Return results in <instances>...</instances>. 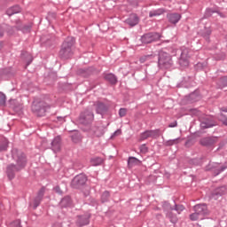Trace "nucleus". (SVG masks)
<instances>
[{
  "label": "nucleus",
  "mask_w": 227,
  "mask_h": 227,
  "mask_svg": "<svg viewBox=\"0 0 227 227\" xmlns=\"http://www.w3.org/2000/svg\"><path fill=\"white\" fill-rule=\"evenodd\" d=\"M12 155L13 160H16V165L11 164L7 167V176L9 180H13V178H15V173L20 171V169H24L26 164H27L26 154L18 149H12Z\"/></svg>",
  "instance_id": "1"
},
{
  "label": "nucleus",
  "mask_w": 227,
  "mask_h": 227,
  "mask_svg": "<svg viewBox=\"0 0 227 227\" xmlns=\"http://www.w3.org/2000/svg\"><path fill=\"white\" fill-rule=\"evenodd\" d=\"M75 43V38L67 37L62 44V48L59 51L60 58L68 59L72 56V46Z\"/></svg>",
  "instance_id": "2"
},
{
  "label": "nucleus",
  "mask_w": 227,
  "mask_h": 227,
  "mask_svg": "<svg viewBox=\"0 0 227 227\" xmlns=\"http://www.w3.org/2000/svg\"><path fill=\"white\" fill-rule=\"evenodd\" d=\"M158 67L165 70L171 68L173 67V59L171 58V55L166 51H160L159 52Z\"/></svg>",
  "instance_id": "3"
},
{
  "label": "nucleus",
  "mask_w": 227,
  "mask_h": 227,
  "mask_svg": "<svg viewBox=\"0 0 227 227\" xmlns=\"http://www.w3.org/2000/svg\"><path fill=\"white\" fill-rule=\"evenodd\" d=\"M51 109V106L47 103L41 101L39 103L34 102L32 105V111L36 114V116H45L47 111Z\"/></svg>",
  "instance_id": "4"
},
{
  "label": "nucleus",
  "mask_w": 227,
  "mask_h": 227,
  "mask_svg": "<svg viewBox=\"0 0 227 227\" xmlns=\"http://www.w3.org/2000/svg\"><path fill=\"white\" fill-rule=\"evenodd\" d=\"M179 52H181L178 59L180 67H189V59H191L192 51L189 48L182 47Z\"/></svg>",
  "instance_id": "5"
},
{
  "label": "nucleus",
  "mask_w": 227,
  "mask_h": 227,
  "mask_svg": "<svg viewBox=\"0 0 227 227\" xmlns=\"http://www.w3.org/2000/svg\"><path fill=\"white\" fill-rule=\"evenodd\" d=\"M86 182H88L86 175L79 174L73 178L71 187H73V189H81L83 185H86Z\"/></svg>",
  "instance_id": "6"
},
{
  "label": "nucleus",
  "mask_w": 227,
  "mask_h": 227,
  "mask_svg": "<svg viewBox=\"0 0 227 227\" xmlns=\"http://www.w3.org/2000/svg\"><path fill=\"white\" fill-rule=\"evenodd\" d=\"M95 120V115L92 111L85 110L83 113L80 114L79 123L82 125H90L91 121Z\"/></svg>",
  "instance_id": "7"
},
{
  "label": "nucleus",
  "mask_w": 227,
  "mask_h": 227,
  "mask_svg": "<svg viewBox=\"0 0 227 227\" xmlns=\"http://www.w3.org/2000/svg\"><path fill=\"white\" fill-rule=\"evenodd\" d=\"M160 38V35L156 32H151L144 35L141 37L142 43H152V42H156Z\"/></svg>",
  "instance_id": "8"
},
{
  "label": "nucleus",
  "mask_w": 227,
  "mask_h": 227,
  "mask_svg": "<svg viewBox=\"0 0 227 227\" xmlns=\"http://www.w3.org/2000/svg\"><path fill=\"white\" fill-rule=\"evenodd\" d=\"M164 210H169L168 212H167V217H168V219H170V223H176L177 218L176 215H173V207H171V205L169 204V202H164L162 205Z\"/></svg>",
  "instance_id": "9"
},
{
  "label": "nucleus",
  "mask_w": 227,
  "mask_h": 227,
  "mask_svg": "<svg viewBox=\"0 0 227 227\" xmlns=\"http://www.w3.org/2000/svg\"><path fill=\"white\" fill-rule=\"evenodd\" d=\"M194 212H197L203 219H205V215L208 214V208L205 204H198L194 206Z\"/></svg>",
  "instance_id": "10"
},
{
  "label": "nucleus",
  "mask_w": 227,
  "mask_h": 227,
  "mask_svg": "<svg viewBox=\"0 0 227 227\" xmlns=\"http://www.w3.org/2000/svg\"><path fill=\"white\" fill-rule=\"evenodd\" d=\"M167 19L170 24L176 25L178 22H180V20L182 19V15L178 12H172L168 13L167 15Z\"/></svg>",
  "instance_id": "11"
},
{
  "label": "nucleus",
  "mask_w": 227,
  "mask_h": 227,
  "mask_svg": "<svg viewBox=\"0 0 227 227\" xmlns=\"http://www.w3.org/2000/svg\"><path fill=\"white\" fill-rule=\"evenodd\" d=\"M94 106L96 107V113L98 114H106V113H107V110L109 109V106H107V105L99 101L96 102Z\"/></svg>",
  "instance_id": "12"
},
{
  "label": "nucleus",
  "mask_w": 227,
  "mask_h": 227,
  "mask_svg": "<svg viewBox=\"0 0 227 227\" xmlns=\"http://www.w3.org/2000/svg\"><path fill=\"white\" fill-rule=\"evenodd\" d=\"M51 150L58 153L61 150V137H56L51 142Z\"/></svg>",
  "instance_id": "13"
},
{
  "label": "nucleus",
  "mask_w": 227,
  "mask_h": 227,
  "mask_svg": "<svg viewBox=\"0 0 227 227\" xmlns=\"http://www.w3.org/2000/svg\"><path fill=\"white\" fill-rule=\"evenodd\" d=\"M200 143L202 146H212V145H215V143H217V137H204L200 139Z\"/></svg>",
  "instance_id": "14"
},
{
  "label": "nucleus",
  "mask_w": 227,
  "mask_h": 227,
  "mask_svg": "<svg viewBox=\"0 0 227 227\" xmlns=\"http://www.w3.org/2000/svg\"><path fill=\"white\" fill-rule=\"evenodd\" d=\"M76 224H78L80 227L86 226V224H90V214L79 215L76 221Z\"/></svg>",
  "instance_id": "15"
},
{
  "label": "nucleus",
  "mask_w": 227,
  "mask_h": 227,
  "mask_svg": "<svg viewBox=\"0 0 227 227\" xmlns=\"http://www.w3.org/2000/svg\"><path fill=\"white\" fill-rule=\"evenodd\" d=\"M44 192H45V188H42L39 191L38 195L34 200V208H38V207L40 206V203L42 202V200L43 198Z\"/></svg>",
  "instance_id": "16"
},
{
  "label": "nucleus",
  "mask_w": 227,
  "mask_h": 227,
  "mask_svg": "<svg viewBox=\"0 0 227 227\" xmlns=\"http://www.w3.org/2000/svg\"><path fill=\"white\" fill-rule=\"evenodd\" d=\"M142 163L143 161L133 156H130L128 159V168H135V166H141Z\"/></svg>",
  "instance_id": "17"
},
{
  "label": "nucleus",
  "mask_w": 227,
  "mask_h": 227,
  "mask_svg": "<svg viewBox=\"0 0 227 227\" xmlns=\"http://www.w3.org/2000/svg\"><path fill=\"white\" fill-rule=\"evenodd\" d=\"M126 24L134 27V26H137L139 24V18L137 15H131L126 20Z\"/></svg>",
  "instance_id": "18"
},
{
  "label": "nucleus",
  "mask_w": 227,
  "mask_h": 227,
  "mask_svg": "<svg viewBox=\"0 0 227 227\" xmlns=\"http://www.w3.org/2000/svg\"><path fill=\"white\" fill-rule=\"evenodd\" d=\"M10 107L13 109L14 111H21L22 110V104L19 103L17 99H11L9 101Z\"/></svg>",
  "instance_id": "19"
},
{
  "label": "nucleus",
  "mask_w": 227,
  "mask_h": 227,
  "mask_svg": "<svg viewBox=\"0 0 227 227\" xmlns=\"http://www.w3.org/2000/svg\"><path fill=\"white\" fill-rule=\"evenodd\" d=\"M15 13H20V6L19 5H14L12 7H10L9 9H7L6 11V14L9 17H12V15H15Z\"/></svg>",
  "instance_id": "20"
},
{
  "label": "nucleus",
  "mask_w": 227,
  "mask_h": 227,
  "mask_svg": "<svg viewBox=\"0 0 227 227\" xmlns=\"http://www.w3.org/2000/svg\"><path fill=\"white\" fill-rule=\"evenodd\" d=\"M155 54L144 55L139 59L140 63H146V61H153L155 59Z\"/></svg>",
  "instance_id": "21"
},
{
  "label": "nucleus",
  "mask_w": 227,
  "mask_h": 227,
  "mask_svg": "<svg viewBox=\"0 0 227 227\" xmlns=\"http://www.w3.org/2000/svg\"><path fill=\"white\" fill-rule=\"evenodd\" d=\"M165 10L162 8L160 9H156V10H153L149 12V17H159L160 15H162L163 13H165Z\"/></svg>",
  "instance_id": "22"
},
{
  "label": "nucleus",
  "mask_w": 227,
  "mask_h": 227,
  "mask_svg": "<svg viewBox=\"0 0 227 227\" xmlns=\"http://www.w3.org/2000/svg\"><path fill=\"white\" fill-rule=\"evenodd\" d=\"M215 125V123H214V121H210V120H206L200 122V127L202 129H212V127H214Z\"/></svg>",
  "instance_id": "23"
},
{
  "label": "nucleus",
  "mask_w": 227,
  "mask_h": 227,
  "mask_svg": "<svg viewBox=\"0 0 227 227\" xmlns=\"http://www.w3.org/2000/svg\"><path fill=\"white\" fill-rule=\"evenodd\" d=\"M185 99H186L189 103L198 102V100H200V96L196 95V92H192V93H191L189 96H187V97L185 98Z\"/></svg>",
  "instance_id": "24"
},
{
  "label": "nucleus",
  "mask_w": 227,
  "mask_h": 227,
  "mask_svg": "<svg viewBox=\"0 0 227 227\" xmlns=\"http://www.w3.org/2000/svg\"><path fill=\"white\" fill-rule=\"evenodd\" d=\"M106 81H108V82H111V84H116L117 79L116 76L114 74H107L105 75Z\"/></svg>",
  "instance_id": "25"
},
{
  "label": "nucleus",
  "mask_w": 227,
  "mask_h": 227,
  "mask_svg": "<svg viewBox=\"0 0 227 227\" xmlns=\"http://www.w3.org/2000/svg\"><path fill=\"white\" fill-rule=\"evenodd\" d=\"M216 84L218 88H221V89L225 88V86H227V76L221 77L217 81Z\"/></svg>",
  "instance_id": "26"
},
{
  "label": "nucleus",
  "mask_w": 227,
  "mask_h": 227,
  "mask_svg": "<svg viewBox=\"0 0 227 227\" xmlns=\"http://www.w3.org/2000/svg\"><path fill=\"white\" fill-rule=\"evenodd\" d=\"M227 169V161L224 162L223 166L222 167H216V168L214 171V175L215 176H217V175H221V173H223V171Z\"/></svg>",
  "instance_id": "27"
},
{
  "label": "nucleus",
  "mask_w": 227,
  "mask_h": 227,
  "mask_svg": "<svg viewBox=\"0 0 227 227\" xmlns=\"http://www.w3.org/2000/svg\"><path fill=\"white\" fill-rule=\"evenodd\" d=\"M6 150H8V139L4 137L0 143V152H6Z\"/></svg>",
  "instance_id": "28"
},
{
  "label": "nucleus",
  "mask_w": 227,
  "mask_h": 227,
  "mask_svg": "<svg viewBox=\"0 0 227 227\" xmlns=\"http://www.w3.org/2000/svg\"><path fill=\"white\" fill-rule=\"evenodd\" d=\"M214 13H217V10L212 9V8H207L204 13V19L210 18V16L214 15Z\"/></svg>",
  "instance_id": "29"
},
{
  "label": "nucleus",
  "mask_w": 227,
  "mask_h": 227,
  "mask_svg": "<svg viewBox=\"0 0 227 227\" xmlns=\"http://www.w3.org/2000/svg\"><path fill=\"white\" fill-rule=\"evenodd\" d=\"M214 194L215 196H223V194H226V186H221L219 188H216Z\"/></svg>",
  "instance_id": "30"
},
{
  "label": "nucleus",
  "mask_w": 227,
  "mask_h": 227,
  "mask_svg": "<svg viewBox=\"0 0 227 227\" xmlns=\"http://www.w3.org/2000/svg\"><path fill=\"white\" fill-rule=\"evenodd\" d=\"M191 221H203V216H200L197 211H194L193 214L190 215Z\"/></svg>",
  "instance_id": "31"
},
{
  "label": "nucleus",
  "mask_w": 227,
  "mask_h": 227,
  "mask_svg": "<svg viewBox=\"0 0 227 227\" xmlns=\"http://www.w3.org/2000/svg\"><path fill=\"white\" fill-rule=\"evenodd\" d=\"M109 198H111V193L109 192L105 191L101 195V201L102 203H106L109 201Z\"/></svg>",
  "instance_id": "32"
},
{
  "label": "nucleus",
  "mask_w": 227,
  "mask_h": 227,
  "mask_svg": "<svg viewBox=\"0 0 227 227\" xmlns=\"http://www.w3.org/2000/svg\"><path fill=\"white\" fill-rule=\"evenodd\" d=\"M70 203H72V200L70 199V197H65L64 199H62V200L60 201V205L61 207H69Z\"/></svg>",
  "instance_id": "33"
},
{
  "label": "nucleus",
  "mask_w": 227,
  "mask_h": 227,
  "mask_svg": "<svg viewBox=\"0 0 227 227\" xmlns=\"http://www.w3.org/2000/svg\"><path fill=\"white\" fill-rule=\"evenodd\" d=\"M90 162L93 166H100V164H102L103 160L102 158L100 157H96V158H92L90 160Z\"/></svg>",
  "instance_id": "34"
},
{
  "label": "nucleus",
  "mask_w": 227,
  "mask_h": 227,
  "mask_svg": "<svg viewBox=\"0 0 227 227\" xmlns=\"http://www.w3.org/2000/svg\"><path fill=\"white\" fill-rule=\"evenodd\" d=\"M151 137L156 139L160 136V129H151L150 130Z\"/></svg>",
  "instance_id": "35"
},
{
  "label": "nucleus",
  "mask_w": 227,
  "mask_h": 227,
  "mask_svg": "<svg viewBox=\"0 0 227 227\" xmlns=\"http://www.w3.org/2000/svg\"><path fill=\"white\" fill-rule=\"evenodd\" d=\"M173 210L177 212V214H182V212H184V210H185V207H184V205L176 204L175 207H173Z\"/></svg>",
  "instance_id": "36"
},
{
  "label": "nucleus",
  "mask_w": 227,
  "mask_h": 227,
  "mask_svg": "<svg viewBox=\"0 0 227 227\" xmlns=\"http://www.w3.org/2000/svg\"><path fill=\"white\" fill-rule=\"evenodd\" d=\"M26 56H27L28 58V61L27 65H31V63L33 62V57H31V54H29L28 52L23 51L21 53V58H26Z\"/></svg>",
  "instance_id": "37"
},
{
  "label": "nucleus",
  "mask_w": 227,
  "mask_h": 227,
  "mask_svg": "<svg viewBox=\"0 0 227 227\" xmlns=\"http://www.w3.org/2000/svg\"><path fill=\"white\" fill-rule=\"evenodd\" d=\"M218 120L222 121L223 125L227 126V117L226 115H224V114H220V115L218 116Z\"/></svg>",
  "instance_id": "38"
},
{
  "label": "nucleus",
  "mask_w": 227,
  "mask_h": 227,
  "mask_svg": "<svg viewBox=\"0 0 227 227\" xmlns=\"http://www.w3.org/2000/svg\"><path fill=\"white\" fill-rule=\"evenodd\" d=\"M148 137H151V133L150 130H146L144 133L141 134L140 138L142 139V141H145V139H148Z\"/></svg>",
  "instance_id": "39"
},
{
  "label": "nucleus",
  "mask_w": 227,
  "mask_h": 227,
  "mask_svg": "<svg viewBox=\"0 0 227 227\" xmlns=\"http://www.w3.org/2000/svg\"><path fill=\"white\" fill-rule=\"evenodd\" d=\"M6 104V95L3 92H0V106H5Z\"/></svg>",
  "instance_id": "40"
},
{
  "label": "nucleus",
  "mask_w": 227,
  "mask_h": 227,
  "mask_svg": "<svg viewBox=\"0 0 227 227\" xmlns=\"http://www.w3.org/2000/svg\"><path fill=\"white\" fill-rule=\"evenodd\" d=\"M139 150L141 153H148V147L146 146V145H141L139 146Z\"/></svg>",
  "instance_id": "41"
},
{
  "label": "nucleus",
  "mask_w": 227,
  "mask_h": 227,
  "mask_svg": "<svg viewBox=\"0 0 227 227\" xmlns=\"http://www.w3.org/2000/svg\"><path fill=\"white\" fill-rule=\"evenodd\" d=\"M9 227H22V225H20V220H16L11 223Z\"/></svg>",
  "instance_id": "42"
},
{
  "label": "nucleus",
  "mask_w": 227,
  "mask_h": 227,
  "mask_svg": "<svg viewBox=\"0 0 227 227\" xmlns=\"http://www.w3.org/2000/svg\"><path fill=\"white\" fill-rule=\"evenodd\" d=\"M178 139L180 138H175V139L167 141L168 146H173V145H176V143H178Z\"/></svg>",
  "instance_id": "43"
},
{
  "label": "nucleus",
  "mask_w": 227,
  "mask_h": 227,
  "mask_svg": "<svg viewBox=\"0 0 227 227\" xmlns=\"http://www.w3.org/2000/svg\"><path fill=\"white\" fill-rule=\"evenodd\" d=\"M127 114V108H121L119 110V116H121V118H123V116H125Z\"/></svg>",
  "instance_id": "44"
},
{
  "label": "nucleus",
  "mask_w": 227,
  "mask_h": 227,
  "mask_svg": "<svg viewBox=\"0 0 227 227\" xmlns=\"http://www.w3.org/2000/svg\"><path fill=\"white\" fill-rule=\"evenodd\" d=\"M47 19H56V14L54 12H49Z\"/></svg>",
  "instance_id": "45"
},
{
  "label": "nucleus",
  "mask_w": 227,
  "mask_h": 227,
  "mask_svg": "<svg viewBox=\"0 0 227 227\" xmlns=\"http://www.w3.org/2000/svg\"><path fill=\"white\" fill-rule=\"evenodd\" d=\"M177 125H178V122H176V121H175L174 122H171V123L168 125V127H169L170 129H173V128L176 127Z\"/></svg>",
  "instance_id": "46"
},
{
  "label": "nucleus",
  "mask_w": 227,
  "mask_h": 227,
  "mask_svg": "<svg viewBox=\"0 0 227 227\" xmlns=\"http://www.w3.org/2000/svg\"><path fill=\"white\" fill-rule=\"evenodd\" d=\"M120 134H121V130L117 129V130L112 135V137H114V136H120Z\"/></svg>",
  "instance_id": "47"
},
{
  "label": "nucleus",
  "mask_w": 227,
  "mask_h": 227,
  "mask_svg": "<svg viewBox=\"0 0 227 227\" xmlns=\"http://www.w3.org/2000/svg\"><path fill=\"white\" fill-rule=\"evenodd\" d=\"M55 191L56 192H59V194H61V189L59 188V186H56Z\"/></svg>",
  "instance_id": "48"
},
{
  "label": "nucleus",
  "mask_w": 227,
  "mask_h": 227,
  "mask_svg": "<svg viewBox=\"0 0 227 227\" xmlns=\"http://www.w3.org/2000/svg\"><path fill=\"white\" fill-rule=\"evenodd\" d=\"M3 35H4V32L3 31V27L0 26V38L3 37Z\"/></svg>",
  "instance_id": "49"
},
{
  "label": "nucleus",
  "mask_w": 227,
  "mask_h": 227,
  "mask_svg": "<svg viewBox=\"0 0 227 227\" xmlns=\"http://www.w3.org/2000/svg\"><path fill=\"white\" fill-rule=\"evenodd\" d=\"M210 33H211L210 31H207V35H205V37H206L207 40H208V36H210Z\"/></svg>",
  "instance_id": "50"
},
{
  "label": "nucleus",
  "mask_w": 227,
  "mask_h": 227,
  "mask_svg": "<svg viewBox=\"0 0 227 227\" xmlns=\"http://www.w3.org/2000/svg\"><path fill=\"white\" fill-rule=\"evenodd\" d=\"M221 112H222V113H227V107H225V108H221Z\"/></svg>",
  "instance_id": "51"
},
{
  "label": "nucleus",
  "mask_w": 227,
  "mask_h": 227,
  "mask_svg": "<svg viewBox=\"0 0 227 227\" xmlns=\"http://www.w3.org/2000/svg\"><path fill=\"white\" fill-rule=\"evenodd\" d=\"M216 13L219 14L220 17H223V13H221V12H217V11H216Z\"/></svg>",
  "instance_id": "52"
},
{
  "label": "nucleus",
  "mask_w": 227,
  "mask_h": 227,
  "mask_svg": "<svg viewBox=\"0 0 227 227\" xmlns=\"http://www.w3.org/2000/svg\"><path fill=\"white\" fill-rule=\"evenodd\" d=\"M202 65H203V64L199 63V64H197V67H202Z\"/></svg>",
  "instance_id": "53"
},
{
  "label": "nucleus",
  "mask_w": 227,
  "mask_h": 227,
  "mask_svg": "<svg viewBox=\"0 0 227 227\" xmlns=\"http://www.w3.org/2000/svg\"><path fill=\"white\" fill-rule=\"evenodd\" d=\"M88 194H90V192H87V193H85V196H88Z\"/></svg>",
  "instance_id": "54"
},
{
  "label": "nucleus",
  "mask_w": 227,
  "mask_h": 227,
  "mask_svg": "<svg viewBox=\"0 0 227 227\" xmlns=\"http://www.w3.org/2000/svg\"><path fill=\"white\" fill-rule=\"evenodd\" d=\"M3 47V43H0V49Z\"/></svg>",
  "instance_id": "55"
},
{
  "label": "nucleus",
  "mask_w": 227,
  "mask_h": 227,
  "mask_svg": "<svg viewBox=\"0 0 227 227\" xmlns=\"http://www.w3.org/2000/svg\"><path fill=\"white\" fill-rule=\"evenodd\" d=\"M29 29H31V27H27V31H29Z\"/></svg>",
  "instance_id": "56"
},
{
  "label": "nucleus",
  "mask_w": 227,
  "mask_h": 227,
  "mask_svg": "<svg viewBox=\"0 0 227 227\" xmlns=\"http://www.w3.org/2000/svg\"><path fill=\"white\" fill-rule=\"evenodd\" d=\"M16 28L20 29V27H16Z\"/></svg>",
  "instance_id": "57"
},
{
  "label": "nucleus",
  "mask_w": 227,
  "mask_h": 227,
  "mask_svg": "<svg viewBox=\"0 0 227 227\" xmlns=\"http://www.w3.org/2000/svg\"><path fill=\"white\" fill-rule=\"evenodd\" d=\"M218 59H223L222 58H219Z\"/></svg>",
  "instance_id": "58"
},
{
  "label": "nucleus",
  "mask_w": 227,
  "mask_h": 227,
  "mask_svg": "<svg viewBox=\"0 0 227 227\" xmlns=\"http://www.w3.org/2000/svg\"><path fill=\"white\" fill-rule=\"evenodd\" d=\"M72 139L74 140V137H72Z\"/></svg>",
  "instance_id": "59"
}]
</instances>
